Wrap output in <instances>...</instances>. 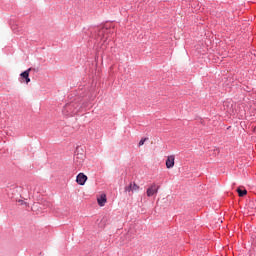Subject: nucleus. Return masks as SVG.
<instances>
[{
    "label": "nucleus",
    "instance_id": "nucleus-11",
    "mask_svg": "<svg viewBox=\"0 0 256 256\" xmlns=\"http://www.w3.org/2000/svg\"><path fill=\"white\" fill-rule=\"evenodd\" d=\"M72 113H75L74 110L72 111Z\"/></svg>",
    "mask_w": 256,
    "mask_h": 256
},
{
    "label": "nucleus",
    "instance_id": "nucleus-1",
    "mask_svg": "<svg viewBox=\"0 0 256 256\" xmlns=\"http://www.w3.org/2000/svg\"><path fill=\"white\" fill-rule=\"evenodd\" d=\"M139 185H137V183L135 182H131L128 186H126L124 188V191H126V193H139Z\"/></svg>",
    "mask_w": 256,
    "mask_h": 256
},
{
    "label": "nucleus",
    "instance_id": "nucleus-9",
    "mask_svg": "<svg viewBox=\"0 0 256 256\" xmlns=\"http://www.w3.org/2000/svg\"><path fill=\"white\" fill-rule=\"evenodd\" d=\"M66 111H71L73 109V104H68L65 106Z\"/></svg>",
    "mask_w": 256,
    "mask_h": 256
},
{
    "label": "nucleus",
    "instance_id": "nucleus-7",
    "mask_svg": "<svg viewBox=\"0 0 256 256\" xmlns=\"http://www.w3.org/2000/svg\"><path fill=\"white\" fill-rule=\"evenodd\" d=\"M237 193L239 197H245V195H247V190H241V188H237Z\"/></svg>",
    "mask_w": 256,
    "mask_h": 256
},
{
    "label": "nucleus",
    "instance_id": "nucleus-3",
    "mask_svg": "<svg viewBox=\"0 0 256 256\" xmlns=\"http://www.w3.org/2000/svg\"><path fill=\"white\" fill-rule=\"evenodd\" d=\"M29 73H31V68L27 69L26 71L20 74L21 82L26 83V85H29V83H31V78H29Z\"/></svg>",
    "mask_w": 256,
    "mask_h": 256
},
{
    "label": "nucleus",
    "instance_id": "nucleus-4",
    "mask_svg": "<svg viewBox=\"0 0 256 256\" xmlns=\"http://www.w3.org/2000/svg\"><path fill=\"white\" fill-rule=\"evenodd\" d=\"M175 167V155H170L166 159V168L173 169Z\"/></svg>",
    "mask_w": 256,
    "mask_h": 256
},
{
    "label": "nucleus",
    "instance_id": "nucleus-2",
    "mask_svg": "<svg viewBox=\"0 0 256 256\" xmlns=\"http://www.w3.org/2000/svg\"><path fill=\"white\" fill-rule=\"evenodd\" d=\"M159 193V186L155 183L150 185V187L146 191L147 197H153V195H157Z\"/></svg>",
    "mask_w": 256,
    "mask_h": 256
},
{
    "label": "nucleus",
    "instance_id": "nucleus-6",
    "mask_svg": "<svg viewBox=\"0 0 256 256\" xmlns=\"http://www.w3.org/2000/svg\"><path fill=\"white\" fill-rule=\"evenodd\" d=\"M98 205L100 207H105V203H107V195L106 194H101L98 198Z\"/></svg>",
    "mask_w": 256,
    "mask_h": 256
},
{
    "label": "nucleus",
    "instance_id": "nucleus-8",
    "mask_svg": "<svg viewBox=\"0 0 256 256\" xmlns=\"http://www.w3.org/2000/svg\"><path fill=\"white\" fill-rule=\"evenodd\" d=\"M145 141H149V138H142L138 143V147H143V145H145Z\"/></svg>",
    "mask_w": 256,
    "mask_h": 256
},
{
    "label": "nucleus",
    "instance_id": "nucleus-5",
    "mask_svg": "<svg viewBox=\"0 0 256 256\" xmlns=\"http://www.w3.org/2000/svg\"><path fill=\"white\" fill-rule=\"evenodd\" d=\"M76 182L78 185H85V183H87V175L79 173L76 177Z\"/></svg>",
    "mask_w": 256,
    "mask_h": 256
},
{
    "label": "nucleus",
    "instance_id": "nucleus-10",
    "mask_svg": "<svg viewBox=\"0 0 256 256\" xmlns=\"http://www.w3.org/2000/svg\"><path fill=\"white\" fill-rule=\"evenodd\" d=\"M18 203H19L20 205H27V202H25L24 200H18Z\"/></svg>",
    "mask_w": 256,
    "mask_h": 256
}]
</instances>
